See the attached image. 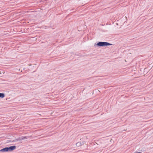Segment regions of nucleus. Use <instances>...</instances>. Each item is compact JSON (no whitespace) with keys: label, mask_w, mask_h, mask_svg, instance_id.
Returning <instances> with one entry per match:
<instances>
[{"label":"nucleus","mask_w":153,"mask_h":153,"mask_svg":"<svg viewBox=\"0 0 153 153\" xmlns=\"http://www.w3.org/2000/svg\"><path fill=\"white\" fill-rule=\"evenodd\" d=\"M29 137L28 136H23V139H27Z\"/></svg>","instance_id":"obj_5"},{"label":"nucleus","mask_w":153,"mask_h":153,"mask_svg":"<svg viewBox=\"0 0 153 153\" xmlns=\"http://www.w3.org/2000/svg\"><path fill=\"white\" fill-rule=\"evenodd\" d=\"M21 139L20 138V137H19V138H18L17 139V140L19 141V140H21Z\"/></svg>","instance_id":"obj_6"},{"label":"nucleus","mask_w":153,"mask_h":153,"mask_svg":"<svg viewBox=\"0 0 153 153\" xmlns=\"http://www.w3.org/2000/svg\"><path fill=\"white\" fill-rule=\"evenodd\" d=\"M20 138H21V140H24L23 138V136L21 137Z\"/></svg>","instance_id":"obj_8"},{"label":"nucleus","mask_w":153,"mask_h":153,"mask_svg":"<svg viewBox=\"0 0 153 153\" xmlns=\"http://www.w3.org/2000/svg\"><path fill=\"white\" fill-rule=\"evenodd\" d=\"M17 140V139H16L15 140H14L13 141H12V142H15V141L16 142L17 141H18V140Z\"/></svg>","instance_id":"obj_7"},{"label":"nucleus","mask_w":153,"mask_h":153,"mask_svg":"<svg viewBox=\"0 0 153 153\" xmlns=\"http://www.w3.org/2000/svg\"><path fill=\"white\" fill-rule=\"evenodd\" d=\"M112 45V44H110L108 42H100L97 43L96 44L97 46L99 47L108 46L109 45ZM95 45H96V44H95V45H94L95 46H96Z\"/></svg>","instance_id":"obj_2"},{"label":"nucleus","mask_w":153,"mask_h":153,"mask_svg":"<svg viewBox=\"0 0 153 153\" xmlns=\"http://www.w3.org/2000/svg\"><path fill=\"white\" fill-rule=\"evenodd\" d=\"M135 153H142L141 152H136Z\"/></svg>","instance_id":"obj_9"},{"label":"nucleus","mask_w":153,"mask_h":153,"mask_svg":"<svg viewBox=\"0 0 153 153\" xmlns=\"http://www.w3.org/2000/svg\"><path fill=\"white\" fill-rule=\"evenodd\" d=\"M5 97L4 94L3 93H0V98H3Z\"/></svg>","instance_id":"obj_4"},{"label":"nucleus","mask_w":153,"mask_h":153,"mask_svg":"<svg viewBox=\"0 0 153 153\" xmlns=\"http://www.w3.org/2000/svg\"><path fill=\"white\" fill-rule=\"evenodd\" d=\"M82 144L81 143V142H78L76 144V145L77 146L79 147L82 145Z\"/></svg>","instance_id":"obj_3"},{"label":"nucleus","mask_w":153,"mask_h":153,"mask_svg":"<svg viewBox=\"0 0 153 153\" xmlns=\"http://www.w3.org/2000/svg\"><path fill=\"white\" fill-rule=\"evenodd\" d=\"M16 146H11L9 147H6L0 150V152H11L15 149Z\"/></svg>","instance_id":"obj_1"}]
</instances>
